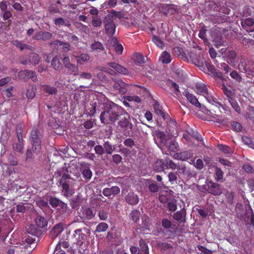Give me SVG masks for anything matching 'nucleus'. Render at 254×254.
Returning <instances> with one entry per match:
<instances>
[{
  "instance_id": "obj_1",
  "label": "nucleus",
  "mask_w": 254,
  "mask_h": 254,
  "mask_svg": "<svg viewBox=\"0 0 254 254\" xmlns=\"http://www.w3.org/2000/svg\"><path fill=\"white\" fill-rule=\"evenodd\" d=\"M124 110L122 107L115 103L108 101L106 103L104 111L100 115L101 123L104 124L114 123L118 119H120Z\"/></svg>"
},
{
  "instance_id": "obj_2",
  "label": "nucleus",
  "mask_w": 254,
  "mask_h": 254,
  "mask_svg": "<svg viewBox=\"0 0 254 254\" xmlns=\"http://www.w3.org/2000/svg\"><path fill=\"white\" fill-rule=\"evenodd\" d=\"M75 180L69 175L64 173L59 182V186L62 188V192L64 196L68 197L72 194L70 188L74 186Z\"/></svg>"
},
{
  "instance_id": "obj_3",
  "label": "nucleus",
  "mask_w": 254,
  "mask_h": 254,
  "mask_svg": "<svg viewBox=\"0 0 254 254\" xmlns=\"http://www.w3.org/2000/svg\"><path fill=\"white\" fill-rule=\"evenodd\" d=\"M90 235V230L87 227H82L74 231L71 236V242L81 245Z\"/></svg>"
},
{
  "instance_id": "obj_4",
  "label": "nucleus",
  "mask_w": 254,
  "mask_h": 254,
  "mask_svg": "<svg viewBox=\"0 0 254 254\" xmlns=\"http://www.w3.org/2000/svg\"><path fill=\"white\" fill-rule=\"evenodd\" d=\"M118 121V127L124 131V134L126 136L129 135V132L132 129V124L131 122L130 116L127 111L124 110Z\"/></svg>"
},
{
  "instance_id": "obj_5",
  "label": "nucleus",
  "mask_w": 254,
  "mask_h": 254,
  "mask_svg": "<svg viewBox=\"0 0 254 254\" xmlns=\"http://www.w3.org/2000/svg\"><path fill=\"white\" fill-rule=\"evenodd\" d=\"M40 135V132L38 129L33 128L31 130L29 141L33 152L36 154L39 153L41 149V140Z\"/></svg>"
},
{
  "instance_id": "obj_6",
  "label": "nucleus",
  "mask_w": 254,
  "mask_h": 254,
  "mask_svg": "<svg viewBox=\"0 0 254 254\" xmlns=\"http://www.w3.org/2000/svg\"><path fill=\"white\" fill-rule=\"evenodd\" d=\"M18 78L23 81H27L28 79H31L34 82H37L38 79L36 72L30 70H23L19 72Z\"/></svg>"
},
{
  "instance_id": "obj_7",
  "label": "nucleus",
  "mask_w": 254,
  "mask_h": 254,
  "mask_svg": "<svg viewBox=\"0 0 254 254\" xmlns=\"http://www.w3.org/2000/svg\"><path fill=\"white\" fill-rule=\"evenodd\" d=\"M0 16L4 21L12 18V11L8 9L7 2L3 0L0 1Z\"/></svg>"
},
{
  "instance_id": "obj_8",
  "label": "nucleus",
  "mask_w": 254,
  "mask_h": 254,
  "mask_svg": "<svg viewBox=\"0 0 254 254\" xmlns=\"http://www.w3.org/2000/svg\"><path fill=\"white\" fill-rule=\"evenodd\" d=\"M103 22L105 25L106 34L109 37H112L114 35L116 26L114 21L110 20L105 16Z\"/></svg>"
},
{
  "instance_id": "obj_9",
  "label": "nucleus",
  "mask_w": 254,
  "mask_h": 254,
  "mask_svg": "<svg viewBox=\"0 0 254 254\" xmlns=\"http://www.w3.org/2000/svg\"><path fill=\"white\" fill-rule=\"evenodd\" d=\"M161 11L165 15L179 13L178 6L174 4H163L161 7Z\"/></svg>"
},
{
  "instance_id": "obj_10",
  "label": "nucleus",
  "mask_w": 254,
  "mask_h": 254,
  "mask_svg": "<svg viewBox=\"0 0 254 254\" xmlns=\"http://www.w3.org/2000/svg\"><path fill=\"white\" fill-rule=\"evenodd\" d=\"M172 217L175 220L180 223H186L187 222L186 209L183 208L181 210L175 212L173 213Z\"/></svg>"
},
{
  "instance_id": "obj_11",
  "label": "nucleus",
  "mask_w": 254,
  "mask_h": 254,
  "mask_svg": "<svg viewBox=\"0 0 254 254\" xmlns=\"http://www.w3.org/2000/svg\"><path fill=\"white\" fill-rule=\"evenodd\" d=\"M241 25L243 28L248 32L254 31V18H247L241 20Z\"/></svg>"
},
{
  "instance_id": "obj_12",
  "label": "nucleus",
  "mask_w": 254,
  "mask_h": 254,
  "mask_svg": "<svg viewBox=\"0 0 254 254\" xmlns=\"http://www.w3.org/2000/svg\"><path fill=\"white\" fill-rule=\"evenodd\" d=\"M65 225L63 223L57 224L50 231V235L52 238H57L64 229Z\"/></svg>"
},
{
  "instance_id": "obj_13",
  "label": "nucleus",
  "mask_w": 254,
  "mask_h": 254,
  "mask_svg": "<svg viewBox=\"0 0 254 254\" xmlns=\"http://www.w3.org/2000/svg\"><path fill=\"white\" fill-rule=\"evenodd\" d=\"M53 34L47 31H40L37 32L33 38L37 41H47L52 39Z\"/></svg>"
},
{
  "instance_id": "obj_14",
  "label": "nucleus",
  "mask_w": 254,
  "mask_h": 254,
  "mask_svg": "<svg viewBox=\"0 0 254 254\" xmlns=\"http://www.w3.org/2000/svg\"><path fill=\"white\" fill-rule=\"evenodd\" d=\"M210 184L208 187V191L211 194L214 195H219L222 193V189L220 187V185L218 184L210 181Z\"/></svg>"
},
{
  "instance_id": "obj_15",
  "label": "nucleus",
  "mask_w": 254,
  "mask_h": 254,
  "mask_svg": "<svg viewBox=\"0 0 254 254\" xmlns=\"http://www.w3.org/2000/svg\"><path fill=\"white\" fill-rule=\"evenodd\" d=\"M226 61L232 66L235 65L238 62L237 55L233 51H228L225 53Z\"/></svg>"
},
{
  "instance_id": "obj_16",
  "label": "nucleus",
  "mask_w": 254,
  "mask_h": 254,
  "mask_svg": "<svg viewBox=\"0 0 254 254\" xmlns=\"http://www.w3.org/2000/svg\"><path fill=\"white\" fill-rule=\"evenodd\" d=\"M205 65L208 71L214 77L218 78L220 79L223 78V76L222 72H220L219 70L216 69L214 65L209 64L208 62H205Z\"/></svg>"
},
{
  "instance_id": "obj_17",
  "label": "nucleus",
  "mask_w": 254,
  "mask_h": 254,
  "mask_svg": "<svg viewBox=\"0 0 254 254\" xmlns=\"http://www.w3.org/2000/svg\"><path fill=\"white\" fill-rule=\"evenodd\" d=\"M126 86L127 84L121 80L116 81L113 85L114 90L118 91L121 95H123L126 93L127 91Z\"/></svg>"
},
{
  "instance_id": "obj_18",
  "label": "nucleus",
  "mask_w": 254,
  "mask_h": 254,
  "mask_svg": "<svg viewBox=\"0 0 254 254\" xmlns=\"http://www.w3.org/2000/svg\"><path fill=\"white\" fill-rule=\"evenodd\" d=\"M125 200L129 205H134L137 204L139 202V198L137 194L133 191H130L126 195Z\"/></svg>"
},
{
  "instance_id": "obj_19",
  "label": "nucleus",
  "mask_w": 254,
  "mask_h": 254,
  "mask_svg": "<svg viewBox=\"0 0 254 254\" xmlns=\"http://www.w3.org/2000/svg\"><path fill=\"white\" fill-rule=\"evenodd\" d=\"M192 156V153L190 151H185L180 153H175L173 158L177 160L185 161L190 158Z\"/></svg>"
},
{
  "instance_id": "obj_20",
  "label": "nucleus",
  "mask_w": 254,
  "mask_h": 254,
  "mask_svg": "<svg viewBox=\"0 0 254 254\" xmlns=\"http://www.w3.org/2000/svg\"><path fill=\"white\" fill-rule=\"evenodd\" d=\"M120 192V189L118 186H113L111 188H106L103 190L102 193L105 196H110L111 195H116Z\"/></svg>"
},
{
  "instance_id": "obj_21",
  "label": "nucleus",
  "mask_w": 254,
  "mask_h": 254,
  "mask_svg": "<svg viewBox=\"0 0 254 254\" xmlns=\"http://www.w3.org/2000/svg\"><path fill=\"white\" fill-rule=\"evenodd\" d=\"M183 94L187 98L188 101H189L192 105L199 109L201 108V104L198 102V99L194 95L189 93V92H184Z\"/></svg>"
},
{
  "instance_id": "obj_22",
  "label": "nucleus",
  "mask_w": 254,
  "mask_h": 254,
  "mask_svg": "<svg viewBox=\"0 0 254 254\" xmlns=\"http://www.w3.org/2000/svg\"><path fill=\"white\" fill-rule=\"evenodd\" d=\"M244 222L246 225H250L254 227V213L251 206H250L249 210L246 211Z\"/></svg>"
},
{
  "instance_id": "obj_23",
  "label": "nucleus",
  "mask_w": 254,
  "mask_h": 254,
  "mask_svg": "<svg viewBox=\"0 0 254 254\" xmlns=\"http://www.w3.org/2000/svg\"><path fill=\"white\" fill-rule=\"evenodd\" d=\"M82 216L81 217L85 220H90L95 216V212L92 209L89 207H85L82 208Z\"/></svg>"
},
{
  "instance_id": "obj_24",
  "label": "nucleus",
  "mask_w": 254,
  "mask_h": 254,
  "mask_svg": "<svg viewBox=\"0 0 254 254\" xmlns=\"http://www.w3.org/2000/svg\"><path fill=\"white\" fill-rule=\"evenodd\" d=\"M109 66L113 68L115 71L123 74H127L128 72L127 69L123 66L113 62L108 64Z\"/></svg>"
},
{
  "instance_id": "obj_25",
  "label": "nucleus",
  "mask_w": 254,
  "mask_h": 254,
  "mask_svg": "<svg viewBox=\"0 0 254 254\" xmlns=\"http://www.w3.org/2000/svg\"><path fill=\"white\" fill-rule=\"evenodd\" d=\"M100 101L98 99H94L90 102V107L89 108V110L88 114L90 116L94 115L96 112V110L99 108Z\"/></svg>"
},
{
  "instance_id": "obj_26",
  "label": "nucleus",
  "mask_w": 254,
  "mask_h": 254,
  "mask_svg": "<svg viewBox=\"0 0 254 254\" xmlns=\"http://www.w3.org/2000/svg\"><path fill=\"white\" fill-rule=\"evenodd\" d=\"M59 210L60 213L64 217H68L72 213L71 209L64 202L61 203Z\"/></svg>"
},
{
  "instance_id": "obj_27",
  "label": "nucleus",
  "mask_w": 254,
  "mask_h": 254,
  "mask_svg": "<svg viewBox=\"0 0 254 254\" xmlns=\"http://www.w3.org/2000/svg\"><path fill=\"white\" fill-rule=\"evenodd\" d=\"M154 140L155 143L159 145V143H163L165 141V135L163 132L155 131L154 135Z\"/></svg>"
},
{
  "instance_id": "obj_28",
  "label": "nucleus",
  "mask_w": 254,
  "mask_h": 254,
  "mask_svg": "<svg viewBox=\"0 0 254 254\" xmlns=\"http://www.w3.org/2000/svg\"><path fill=\"white\" fill-rule=\"evenodd\" d=\"M41 88L45 93L50 95H56L58 93V89L48 84H44L41 85Z\"/></svg>"
},
{
  "instance_id": "obj_29",
  "label": "nucleus",
  "mask_w": 254,
  "mask_h": 254,
  "mask_svg": "<svg viewBox=\"0 0 254 254\" xmlns=\"http://www.w3.org/2000/svg\"><path fill=\"white\" fill-rule=\"evenodd\" d=\"M36 225L38 228H44L47 226L48 221L44 217L38 215L35 220Z\"/></svg>"
},
{
  "instance_id": "obj_30",
  "label": "nucleus",
  "mask_w": 254,
  "mask_h": 254,
  "mask_svg": "<svg viewBox=\"0 0 254 254\" xmlns=\"http://www.w3.org/2000/svg\"><path fill=\"white\" fill-rule=\"evenodd\" d=\"M106 16L107 17L108 19L114 21L117 18L119 19L122 18L123 17V14L121 11H117L112 9Z\"/></svg>"
},
{
  "instance_id": "obj_31",
  "label": "nucleus",
  "mask_w": 254,
  "mask_h": 254,
  "mask_svg": "<svg viewBox=\"0 0 254 254\" xmlns=\"http://www.w3.org/2000/svg\"><path fill=\"white\" fill-rule=\"evenodd\" d=\"M204 97L207 101L208 103L214 105L216 107L222 106V105L218 101L216 98L214 97L211 93L208 92L204 96Z\"/></svg>"
},
{
  "instance_id": "obj_32",
  "label": "nucleus",
  "mask_w": 254,
  "mask_h": 254,
  "mask_svg": "<svg viewBox=\"0 0 254 254\" xmlns=\"http://www.w3.org/2000/svg\"><path fill=\"white\" fill-rule=\"evenodd\" d=\"M196 92L204 96L208 91L206 85L202 83H198L195 85Z\"/></svg>"
},
{
  "instance_id": "obj_33",
  "label": "nucleus",
  "mask_w": 254,
  "mask_h": 254,
  "mask_svg": "<svg viewBox=\"0 0 254 254\" xmlns=\"http://www.w3.org/2000/svg\"><path fill=\"white\" fill-rule=\"evenodd\" d=\"M103 146L104 150V153H106L107 155L112 154L115 149V147L108 141H105Z\"/></svg>"
},
{
  "instance_id": "obj_34",
  "label": "nucleus",
  "mask_w": 254,
  "mask_h": 254,
  "mask_svg": "<svg viewBox=\"0 0 254 254\" xmlns=\"http://www.w3.org/2000/svg\"><path fill=\"white\" fill-rule=\"evenodd\" d=\"M159 60L164 64H169L172 61L171 56L168 52L164 51L162 53Z\"/></svg>"
},
{
  "instance_id": "obj_35",
  "label": "nucleus",
  "mask_w": 254,
  "mask_h": 254,
  "mask_svg": "<svg viewBox=\"0 0 254 254\" xmlns=\"http://www.w3.org/2000/svg\"><path fill=\"white\" fill-rule=\"evenodd\" d=\"M26 232L31 235L36 236H38L40 234V230L36 228L35 226L34 225H29L26 228Z\"/></svg>"
},
{
  "instance_id": "obj_36",
  "label": "nucleus",
  "mask_w": 254,
  "mask_h": 254,
  "mask_svg": "<svg viewBox=\"0 0 254 254\" xmlns=\"http://www.w3.org/2000/svg\"><path fill=\"white\" fill-rule=\"evenodd\" d=\"M241 43L246 48H250L254 46V40L251 39L247 37H242L241 39Z\"/></svg>"
},
{
  "instance_id": "obj_37",
  "label": "nucleus",
  "mask_w": 254,
  "mask_h": 254,
  "mask_svg": "<svg viewBox=\"0 0 254 254\" xmlns=\"http://www.w3.org/2000/svg\"><path fill=\"white\" fill-rule=\"evenodd\" d=\"M30 63L33 65L38 64L40 61L39 55L36 53H31L29 56Z\"/></svg>"
},
{
  "instance_id": "obj_38",
  "label": "nucleus",
  "mask_w": 254,
  "mask_h": 254,
  "mask_svg": "<svg viewBox=\"0 0 254 254\" xmlns=\"http://www.w3.org/2000/svg\"><path fill=\"white\" fill-rule=\"evenodd\" d=\"M61 8L53 2H51L50 5L48 7V11L51 14L59 13L61 12Z\"/></svg>"
},
{
  "instance_id": "obj_39",
  "label": "nucleus",
  "mask_w": 254,
  "mask_h": 254,
  "mask_svg": "<svg viewBox=\"0 0 254 254\" xmlns=\"http://www.w3.org/2000/svg\"><path fill=\"white\" fill-rule=\"evenodd\" d=\"M76 62L79 64H83L85 62L88 61L90 57L87 54H82L76 57Z\"/></svg>"
},
{
  "instance_id": "obj_40",
  "label": "nucleus",
  "mask_w": 254,
  "mask_h": 254,
  "mask_svg": "<svg viewBox=\"0 0 254 254\" xmlns=\"http://www.w3.org/2000/svg\"><path fill=\"white\" fill-rule=\"evenodd\" d=\"M159 232H160L161 234H162L164 236L166 237L167 239H173L175 235V231L170 230V229H160V230L159 231Z\"/></svg>"
},
{
  "instance_id": "obj_41",
  "label": "nucleus",
  "mask_w": 254,
  "mask_h": 254,
  "mask_svg": "<svg viewBox=\"0 0 254 254\" xmlns=\"http://www.w3.org/2000/svg\"><path fill=\"white\" fill-rule=\"evenodd\" d=\"M153 109L155 113L157 115L161 116L163 119H165V114L162 110L161 107L160 106V105L158 102H155L154 103L153 105Z\"/></svg>"
},
{
  "instance_id": "obj_42",
  "label": "nucleus",
  "mask_w": 254,
  "mask_h": 254,
  "mask_svg": "<svg viewBox=\"0 0 254 254\" xmlns=\"http://www.w3.org/2000/svg\"><path fill=\"white\" fill-rule=\"evenodd\" d=\"M66 66L65 68L68 69L70 74H73V75H77L79 74V69L77 66L72 64H68Z\"/></svg>"
},
{
  "instance_id": "obj_43",
  "label": "nucleus",
  "mask_w": 254,
  "mask_h": 254,
  "mask_svg": "<svg viewBox=\"0 0 254 254\" xmlns=\"http://www.w3.org/2000/svg\"><path fill=\"white\" fill-rule=\"evenodd\" d=\"M154 169L157 172H161L166 169V166L165 163V161L163 160H160L157 161Z\"/></svg>"
},
{
  "instance_id": "obj_44",
  "label": "nucleus",
  "mask_w": 254,
  "mask_h": 254,
  "mask_svg": "<svg viewBox=\"0 0 254 254\" xmlns=\"http://www.w3.org/2000/svg\"><path fill=\"white\" fill-rule=\"evenodd\" d=\"M90 48L92 51H103L105 48L103 45L99 41H94V43H92L90 46Z\"/></svg>"
},
{
  "instance_id": "obj_45",
  "label": "nucleus",
  "mask_w": 254,
  "mask_h": 254,
  "mask_svg": "<svg viewBox=\"0 0 254 254\" xmlns=\"http://www.w3.org/2000/svg\"><path fill=\"white\" fill-rule=\"evenodd\" d=\"M140 213L138 210L134 209L131 211L129 214V218L134 222L137 223L139 220Z\"/></svg>"
},
{
  "instance_id": "obj_46",
  "label": "nucleus",
  "mask_w": 254,
  "mask_h": 254,
  "mask_svg": "<svg viewBox=\"0 0 254 254\" xmlns=\"http://www.w3.org/2000/svg\"><path fill=\"white\" fill-rule=\"evenodd\" d=\"M62 202H63L62 201L56 197L51 196L49 199V203L54 208H56L58 206L60 207Z\"/></svg>"
},
{
  "instance_id": "obj_47",
  "label": "nucleus",
  "mask_w": 254,
  "mask_h": 254,
  "mask_svg": "<svg viewBox=\"0 0 254 254\" xmlns=\"http://www.w3.org/2000/svg\"><path fill=\"white\" fill-rule=\"evenodd\" d=\"M228 101L234 110L238 113H240L241 109L238 102L233 98H230Z\"/></svg>"
},
{
  "instance_id": "obj_48",
  "label": "nucleus",
  "mask_w": 254,
  "mask_h": 254,
  "mask_svg": "<svg viewBox=\"0 0 254 254\" xmlns=\"http://www.w3.org/2000/svg\"><path fill=\"white\" fill-rule=\"evenodd\" d=\"M152 41L158 47H159L162 49H163L164 47V42L159 37L156 35H153Z\"/></svg>"
},
{
  "instance_id": "obj_49",
  "label": "nucleus",
  "mask_w": 254,
  "mask_h": 254,
  "mask_svg": "<svg viewBox=\"0 0 254 254\" xmlns=\"http://www.w3.org/2000/svg\"><path fill=\"white\" fill-rule=\"evenodd\" d=\"M82 175L83 178L86 180H89L92 176V172L89 167H87V168H84L82 170Z\"/></svg>"
},
{
  "instance_id": "obj_50",
  "label": "nucleus",
  "mask_w": 254,
  "mask_h": 254,
  "mask_svg": "<svg viewBox=\"0 0 254 254\" xmlns=\"http://www.w3.org/2000/svg\"><path fill=\"white\" fill-rule=\"evenodd\" d=\"M108 227V225L107 223L102 222L97 225L95 231L98 233L105 232Z\"/></svg>"
},
{
  "instance_id": "obj_51",
  "label": "nucleus",
  "mask_w": 254,
  "mask_h": 254,
  "mask_svg": "<svg viewBox=\"0 0 254 254\" xmlns=\"http://www.w3.org/2000/svg\"><path fill=\"white\" fill-rule=\"evenodd\" d=\"M12 148L15 151L22 154L23 153L24 143L15 142L13 144Z\"/></svg>"
},
{
  "instance_id": "obj_52",
  "label": "nucleus",
  "mask_w": 254,
  "mask_h": 254,
  "mask_svg": "<svg viewBox=\"0 0 254 254\" xmlns=\"http://www.w3.org/2000/svg\"><path fill=\"white\" fill-rule=\"evenodd\" d=\"M51 64L55 70H59L62 66L61 62L59 59L56 57L53 58L51 62Z\"/></svg>"
},
{
  "instance_id": "obj_53",
  "label": "nucleus",
  "mask_w": 254,
  "mask_h": 254,
  "mask_svg": "<svg viewBox=\"0 0 254 254\" xmlns=\"http://www.w3.org/2000/svg\"><path fill=\"white\" fill-rule=\"evenodd\" d=\"M225 196L227 202L229 204H233L234 203V199L235 196L234 192L232 191H227Z\"/></svg>"
},
{
  "instance_id": "obj_54",
  "label": "nucleus",
  "mask_w": 254,
  "mask_h": 254,
  "mask_svg": "<svg viewBox=\"0 0 254 254\" xmlns=\"http://www.w3.org/2000/svg\"><path fill=\"white\" fill-rule=\"evenodd\" d=\"M139 244L142 252L146 254L149 253L148 245L144 240L141 239L139 242Z\"/></svg>"
},
{
  "instance_id": "obj_55",
  "label": "nucleus",
  "mask_w": 254,
  "mask_h": 254,
  "mask_svg": "<svg viewBox=\"0 0 254 254\" xmlns=\"http://www.w3.org/2000/svg\"><path fill=\"white\" fill-rule=\"evenodd\" d=\"M26 96L28 99H32L35 96L34 88L32 86H29L26 91Z\"/></svg>"
},
{
  "instance_id": "obj_56",
  "label": "nucleus",
  "mask_w": 254,
  "mask_h": 254,
  "mask_svg": "<svg viewBox=\"0 0 254 254\" xmlns=\"http://www.w3.org/2000/svg\"><path fill=\"white\" fill-rule=\"evenodd\" d=\"M179 146L175 141H171L168 146V149L173 152H175L179 150Z\"/></svg>"
},
{
  "instance_id": "obj_57",
  "label": "nucleus",
  "mask_w": 254,
  "mask_h": 254,
  "mask_svg": "<svg viewBox=\"0 0 254 254\" xmlns=\"http://www.w3.org/2000/svg\"><path fill=\"white\" fill-rule=\"evenodd\" d=\"M158 246L162 251H166L173 248V246L171 244L166 242L159 243L158 244Z\"/></svg>"
},
{
  "instance_id": "obj_58",
  "label": "nucleus",
  "mask_w": 254,
  "mask_h": 254,
  "mask_svg": "<svg viewBox=\"0 0 254 254\" xmlns=\"http://www.w3.org/2000/svg\"><path fill=\"white\" fill-rule=\"evenodd\" d=\"M249 111L246 114V118L252 121H254V107L253 106H249L248 108Z\"/></svg>"
},
{
  "instance_id": "obj_59",
  "label": "nucleus",
  "mask_w": 254,
  "mask_h": 254,
  "mask_svg": "<svg viewBox=\"0 0 254 254\" xmlns=\"http://www.w3.org/2000/svg\"><path fill=\"white\" fill-rule=\"evenodd\" d=\"M148 189L151 192H157L159 190V186L156 182L153 181L152 183L149 184L148 186Z\"/></svg>"
},
{
  "instance_id": "obj_60",
  "label": "nucleus",
  "mask_w": 254,
  "mask_h": 254,
  "mask_svg": "<svg viewBox=\"0 0 254 254\" xmlns=\"http://www.w3.org/2000/svg\"><path fill=\"white\" fill-rule=\"evenodd\" d=\"M230 76L235 80L236 81L240 82L242 80V78L241 76L239 74V73L235 70H232L230 73Z\"/></svg>"
},
{
  "instance_id": "obj_61",
  "label": "nucleus",
  "mask_w": 254,
  "mask_h": 254,
  "mask_svg": "<svg viewBox=\"0 0 254 254\" xmlns=\"http://www.w3.org/2000/svg\"><path fill=\"white\" fill-rule=\"evenodd\" d=\"M167 208L169 211L175 212L177 209V205L175 201H171L167 203Z\"/></svg>"
},
{
  "instance_id": "obj_62",
  "label": "nucleus",
  "mask_w": 254,
  "mask_h": 254,
  "mask_svg": "<svg viewBox=\"0 0 254 254\" xmlns=\"http://www.w3.org/2000/svg\"><path fill=\"white\" fill-rule=\"evenodd\" d=\"M161 224L164 229H170L172 226L171 221L167 218H163L162 220Z\"/></svg>"
},
{
  "instance_id": "obj_63",
  "label": "nucleus",
  "mask_w": 254,
  "mask_h": 254,
  "mask_svg": "<svg viewBox=\"0 0 254 254\" xmlns=\"http://www.w3.org/2000/svg\"><path fill=\"white\" fill-rule=\"evenodd\" d=\"M169 181L172 184H177L178 179L177 174L176 172H170L168 174Z\"/></svg>"
},
{
  "instance_id": "obj_64",
  "label": "nucleus",
  "mask_w": 254,
  "mask_h": 254,
  "mask_svg": "<svg viewBox=\"0 0 254 254\" xmlns=\"http://www.w3.org/2000/svg\"><path fill=\"white\" fill-rule=\"evenodd\" d=\"M98 215L101 220L106 221L108 219V212L105 210H101L98 212Z\"/></svg>"
}]
</instances>
